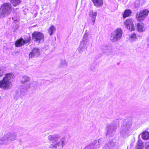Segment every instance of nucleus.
Instances as JSON below:
<instances>
[{"instance_id": "f257e3e1", "label": "nucleus", "mask_w": 149, "mask_h": 149, "mask_svg": "<svg viewBox=\"0 0 149 149\" xmlns=\"http://www.w3.org/2000/svg\"><path fill=\"white\" fill-rule=\"evenodd\" d=\"M12 78V73L6 74L3 79L0 80V88L4 90H7L9 89L11 86L10 80Z\"/></svg>"}, {"instance_id": "f03ea898", "label": "nucleus", "mask_w": 149, "mask_h": 149, "mask_svg": "<svg viewBox=\"0 0 149 149\" xmlns=\"http://www.w3.org/2000/svg\"><path fill=\"white\" fill-rule=\"evenodd\" d=\"M11 6L9 3H5L0 9V18H3L9 15L11 11Z\"/></svg>"}, {"instance_id": "7ed1b4c3", "label": "nucleus", "mask_w": 149, "mask_h": 149, "mask_svg": "<svg viewBox=\"0 0 149 149\" xmlns=\"http://www.w3.org/2000/svg\"><path fill=\"white\" fill-rule=\"evenodd\" d=\"M123 31L120 28H118L112 32L110 35V39L112 42H116L120 40L122 36Z\"/></svg>"}, {"instance_id": "20e7f679", "label": "nucleus", "mask_w": 149, "mask_h": 149, "mask_svg": "<svg viewBox=\"0 0 149 149\" xmlns=\"http://www.w3.org/2000/svg\"><path fill=\"white\" fill-rule=\"evenodd\" d=\"M48 139L50 141H52V143L51 144V146L49 147L51 148H62L64 145V141L61 139L58 142L56 141L57 140V138L52 135H50L48 137Z\"/></svg>"}, {"instance_id": "39448f33", "label": "nucleus", "mask_w": 149, "mask_h": 149, "mask_svg": "<svg viewBox=\"0 0 149 149\" xmlns=\"http://www.w3.org/2000/svg\"><path fill=\"white\" fill-rule=\"evenodd\" d=\"M32 36L33 40L39 43H42L44 41V35L41 32L38 31L34 32L32 34Z\"/></svg>"}, {"instance_id": "423d86ee", "label": "nucleus", "mask_w": 149, "mask_h": 149, "mask_svg": "<svg viewBox=\"0 0 149 149\" xmlns=\"http://www.w3.org/2000/svg\"><path fill=\"white\" fill-rule=\"evenodd\" d=\"M149 12L148 10L145 9L137 13L136 15V19L139 21H143L148 15Z\"/></svg>"}, {"instance_id": "0eeeda50", "label": "nucleus", "mask_w": 149, "mask_h": 149, "mask_svg": "<svg viewBox=\"0 0 149 149\" xmlns=\"http://www.w3.org/2000/svg\"><path fill=\"white\" fill-rule=\"evenodd\" d=\"M134 20L132 19H126L124 22L125 26L127 29L130 31H134L135 29V26L133 23Z\"/></svg>"}, {"instance_id": "6e6552de", "label": "nucleus", "mask_w": 149, "mask_h": 149, "mask_svg": "<svg viewBox=\"0 0 149 149\" xmlns=\"http://www.w3.org/2000/svg\"><path fill=\"white\" fill-rule=\"evenodd\" d=\"M89 33L87 31L84 33L82 40L80 42L81 45H88L90 43L88 38Z\"/></svg>"}, {"instance_id": "1a4fd4ad", "label": "nucleus", "mask_w": 149, "mask_h": 149, "mask_svg": "<svg viewBox=\"0 0 149 149\" xmlns=\"http://www.w3.org/2000/svg\"><path fill=\"white\" fill-rule=\"evenodd\" d=\"M40 55L39 49L37 48H34L30 53L29 57V58L33 57H37Z\"/></svg>"}, {"instance_id": "9d476101", "label": "nucleus", "mask_w": 149, "mask_h": 149, "mask_svg": "<svg viewBox=\"0 0 149 149\" xmlns=\"http://www.w3.org/2000/svg\"><path fill=\"white\" fill-rule=\"evenodd\" d=\"M97 15V12L94 11L93 10H90L89 13V17L91 18V24L93 25L94 24Z\"/></svg>"}, {"instance_id": "9b49d317", "label": "nucleus", "mask_w": 149, "mask_h": 149, "mask_svg": "<svg viewBox=\"0 0 149 149\" xmlns=\"http://www.w3.org/2000/svg\"><path fill=\"white\" fill-rule=\"evenodd\" d=\"M30 40H24L23 38H21L17 40L15 43V45L16 47H20L23 45H24L28 43Z\"/></svg>"}, {"instance_id": "f8f14e48", "label": "nucleus", "mask_w": 149, "mask_h": 149, "mask_svg": "<svg viewBox=\"0 0 149 149\" xmlns=\"http://www.w3.org/2000/svg\"><path fill=\"white\" fill-rule=\"evenodd\" d=\"M137 30L139 32H144L145 30L144 25L143 23L141 22L138 23L136 25Z\"/></svg>"}, {"instance_id": "ddd939ff", "label": "nucleus", "mask_w": 149, "mask_h": 149, "mask_svg": "<svg viewBox=\"0 0 149 149\" xmlns=\"http://www.w3.org/2000/svg\"><path fill=\"white\" fill-rule=\"evenodd\" d=\"M94 6L97 7L102 6L103 4V0H92Z\"/></svg>"}, {"instance_id": "4468645a", "label": "nucleus", "mask_w": 149, "mask_h": 149, "mask_svg": "<svg viewBox=\"0 0 149 149\" xmlns=\"http://www.w3.org/2000/svg\"><path fill=\"white\" fill-rule=\"evenodd\" d=\"M142 138L144 140L149 139V132L147 131H144L141 133Z\"/></svg>"}, {"instance_id": "2eb2a0df", "label": "nucleus", "mask_w": 149, "mask_h": 149, "mask_svg": "<svg viewBox=\"0 0 149 149\" xmlns=\"http://www.w3.org/2000/svg\"><path fill=\"white\" fill-rule=\"evenodd\" d=\"M137 39V37L135 33H133L132 34L130 35L128 39L130 41H132L136 40Z\"/></svg>"}, {"instance_id": "dca6fc26", "label": "nucleus", "mask_w": 149, "mask_h": 149, "mask_svg": "<svg viewBox=\"0 0 149 149\" xmlns=\"http://www.w3.org/2000/svg\"><path fill=\"white\" fill-rule=\"evenodd\" d=\"M132 13L131 10H125L123 14V18H125L129 16Z\"/></svg>"}, {"instance_id": "f3484780", "label": "nucleus", "mask_w": 149, "mask_h": 149, "mask_svg": "<svg viewBox=\"0 0 149 149\" xmlns=\"http://www.w3.org/2000/svg\"><path fill=\"white\" fill-rule=\"evenodd\" d=\"M56 30L55 27L54 26H52L48 29V32L50 35H52Z\"/></svg>"}, {"instance_id": "a211bd4d", "label": "nucleus", "mask_w": 149, "mask_h": 149, "mask_svg": "<svg viewBox=\"0 0 149 149\" xmlns=\"http://www.w3.org/2000/svg\"><path fill=\"white\" fill-rule=\"evenodd\" d=\"M10 1L14 6H16L20 3L19 0H10Z\"/></svg>"}, {"instance_id": "6ab92c4d", "label": "nucleus", "mask_w": 149, "mask_h": 149, "mask_svg": "<svg viewBox=\"0 0 149 149\" xmlns=\"http://www.w3.org/2000/svg\"><path fill=\"white\" fill-rule=\"evenodd\" d=\"M143 147V143L140 142V141H138L137 146L136 148V149H142Z\"/></svg>"}, {"instance_id": "aec40b11", "label": "nucleus", "mask_w": 149, "mask_h": 149, "mask_svg": "<svg viewBox=\"0 0 149 149\" xmlns=\"http://www.w3.org/2000/svg\"><path fill=\"white\" fill-rule=\"evenodd\" d=\"M29 77L26 76H24L22 78V83H25L29 81Z\"/></svg>"}, {"instance_id": "412c9836", "label": "nucleus", "mask_w": 149, "mask_h": 149, "mask_svg": "<svg viewBox=\"0 0 149 149\" xmlns=\"http://www.w3.org/2000/svg\"><path fill=\"white\" fill-rule=\"evenodd\" d=\"M3 75V71L0 69V77Z\"/></svg>"}, {"instance_id": "4be33fe9", "label": "nucleus", "mask_w": 149, "mask_h": 149, "mask_svg": "<svg viewBox=\"0 0 149 149\" xmlns=\"http://www.w3.org/2000/svg\"><path fill=\"white\" fill-rule=\"evenodd\" d=\"M146 45L148 46H149V38L147 40V41L146 43Z\"/></svg>"}, {"instance_id": "5701e85b", "label": "nucleus", "mask_w": 149, "mask_h": 149, "mask_svg": "<svg viewBox=\"0 0 149 149\" xmlns=\"http://www.w3.org/2000/svg\"><path fill=\"white\" fill-rule=\"evenodd\" d=\"M88 146L86 147H85V149H87L88 148Z\"/></svg>"}]
</instances>
